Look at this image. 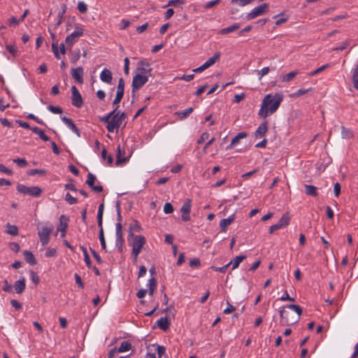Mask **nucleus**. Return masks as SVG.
Instances as JSON below:
<instances>
[{"instance_id": "f257e3e1", "label": "nucleus", "mask_w": 358, "mask_h": 358, "mask_svg": "<svg viewBox=\"0 0 358 358\" xmlns=\"http://www.w3.org/2000/svg\"><path fill=\"white\" fill-rule=\"evenodd\" d=\"M283 100L281 93L266 94L262 101L260 109L258 112L259 117L265 119L268 115L273 114L279 108Z\"/></svg>"}, {"instance_id": "f03ea898", "label": "nucleus", "mask_w": 358, "mask_h": 358, "mask_svg": "<svg viewBox=\"0 0 358 358\" xmlns=\"http://www.w3.org/2000/svg\"><path fill=\"white\" fill-rule=\"evenodd\" d=\"M280 317V324L282 326H289L296 323L302 314L301 308L295 304L287 305L279 311Z\"/></svg>"}, {"instance_id": "7ed1b4c3", "label": "nucleus", "mask_w": 358, "mask_h": 358, "mask_svg": "<svg viewBox=\"0 0 358 358\" xmlns=\"http://www.w3.org/2000/svg\"><path fill=\"white\" fill-rule=\"evenodd\" d=\"M126 118V113L122 112L120 113L117 110L115 112V114L112 115L110 122L106 126V129L109 132H116L120 127H124L127 122H124Z\"/></svg>"}, {"instance_id": "20e7f679", "label": "nucleus", "mask_w": 358, "mask_h": 358, "mask_svg": "<svg viewBox=\"0 0 358 358\" xmlns=\"http://www.w3.org/2000/svg\"><path fill=\"white\" fill-rule=\"evenodd\" d=\"M17 191L22 194L29 195L34 197H38L42 193V189L39 187H27L22 184L17 185Z\"/></svg>"}, {"instance_id": "39448f33", "label": "nucleus", "mask_w": 358, "mask_h": 358, "mask_svg": "<svg viewBox=\"0 0 358 358\" xmlns=\"http://www.w3.org/2000/svg\"><path fill=\"white\" fill-rule=\"evenodd\" d=\"M148 81V76L136 74L134 76L131 83L132 95L135 94L136 90L141 89Z\"/></svg>"}, {"instance_id": "423d86ee", "label": "nucleus", "mask_w": 358, "mask_h": 358, "mask_svg": "<svg viewBox=\"0 0 358 358\" xmlns=\"http://www.w3.org/2000/svg\"><path fill=\"white\" fill-rule=\"evenodd\" d=\"M268 4L264 3L255 8H254L249 13L245 16L247 20H253L259 16L263 15L268 11Z\"/></svg>"}, {"instance_id": "0eeeda50", "label": "nucleus", "mask_w": 358, "mask_h": 358, "mask_svg": "<svg viewBox=\"0 0 358 358\" xmlns=\"http://www.w3.org/2000/svg\"><path fill=\"white\" fill-rule=\"evenodd\" d=\"M84 30L80 26H76L74 31L65 39V43L67 46L71 47L76 42L78 41V38L83 36Z\"/></svg>"}, {"instance_id": "6e6552de", "label": "nucleus", "mask_w": 358, "mask_h": 358, "mask_svg": "<svg viewBox=\"0 0 358 358\" xmlns=\"http://www.w3.org/2000/svg\"><path fill=\"white\" fill-rule=\"evenodd\" d=\"M52 230L53 227L51 224L49 226H43L38 230V234L43 245H46L49 243L50 234L52 233Z\"/></svg>"}, {"instance_id": "1a4fd4ad", "label": "nucleus", "mask_w": 358, "mask_h": 358, "mask_svg": "<svg viewBox=\"0 0 358 358\" xmlns=\"http://www.w3.org/2000/svg\"><path fill=\"white\" fill-rule=\"evenodd\" d=\"M133 238V241L129 245L132 247V252H141L143 245L145 244L146 240L143 236L136 235Z\"/></svg>"}, {"instance_id": "9d476101", "label": "nucleus", "mask_w": 358, "mask_h": 358, "mask_svg": "<svg viewBox=\"0 0 358 358\" xmlns=\"http://www.w3.org/2000/svg\"><path fill=\"white\" fill-rule=\"evenodd\" d=\"M150 64L145 59L138 62L136 70L138 71L137 74L150 76L152 69L150 68Z\"/></svg>"}, {"instance_id": "9b49d317", "label": "nucleus", "mask_w": 358, "mask_h": 358, "mask_svg": "<svg viewBox=\"0 0 358 358\" xmlns=\"http://www.w3.org/2000/svg\"><path fill=\"white\" fill-rule=\"evenodd\" d=\"M124 81L122 78H120L118 81V85L117 87V92L115 95V98L113 101V104L116 106H118L119 103L121 101L122 99L124 96Z\"/></svg>"}, {"instance_id": "f8f14e48", "label": "nucleus", "mask_w": 358, "mask_h": 358, "mask_svg": "<svg viewBox=\"0 0 358 358\" xmlns=\"http://www.w3.org/2000/svg\"><path fill=\"white\" fill-rule=\"evenodd\" d=\"M71 93H72V97H71L72 105L77 108H80L83 104V98H82V96H81L80 93L79 92L78 90L74 85L71 87Z\"/></svg>"}, {"instance_id": "ddd939ff", "label": "nucleus", "mask_w": 358, "mask_h": 358, "mask_svg": "<svg viewBox=\"0 0 358 358\" xmlns=\"http://www.w3.org/2000/svg\"><path fill=\"white\" fill-rule=\"evenodd\" d=\"M192 201L187 199L182 204L180 212L182 213L181 219L184 222L190 220L189 213L191 211Z\"/></svg>"}, {"instance_id": "4468645a", "label": "nucleus", "mask_w": 358, "mask_h": 358, "mask_svg": "<svg viewBox=\"0 0 358 358\" xmlns=\"http://www.w3.org/2000/svg\"><path fill=\"white\" fill-rule=\"evenodd\" d=\"M96 176L93 175L92 173H89L87 174V178L86 180V184L96 193H100L103 191V187L101 185H94V182L96 180Z\"/></svg>"}, {"instance_id": "2eb2a0df", "label": "nucleus", "mask_w": 358, "mask_h": 358, "mask_svg": "<svg viewBox=\"0 0 358 358\" xmlns=\"http://www.w3.org/2000/svg\"><path fill=\"white\" fill-rule=\"evenodd\" d=\"M83 75L84 70L83 68L81 66L71 69V76L74 79L75 82H76L78 84L83 83Z\"/></svg>"}, {"instance_id": "dca6fc26", "label": "nucleus", "mask_w": 358, "mask_h": 358, "mask_svg": "<svg viewBox=\"0 0 358 358\" xmlns=\"http://www.w3.org/2000/svg\"><path fill=\"white\" fill-rule=\"evenodd\" d=\"M62 121L73 131L78 136H80V131L76 125L73 123L71 119L67 117H61Z\"/></svg>"}, {"instance_id": "f3484780", "label": "nucleus", "mask_w": 358, "mask_h": 358, "mask_svg": "<svg viewBox=\"0 0 358 358\" xmlns=\"http://www.w3.org/2000/svg\"><path fill=\"white\" fill-rule=\"evenodd\" d=\"M268 131V123L266 121L262 122L257 129L255 136L256 138H262Z\"/></svg>"}, {"instance_id": "a211bd4d", "label": "nucleus", "mask_w": 358, "mask_h": 358, "mask_svg": "<svg viewBox=\"0 0 358 358\" xmlns=\"http://www.w3.org/2000/svg\"><path fill=\"white\" fill-rule=\"evenodd\" d=\"M100 79L103 83L110 84L113 80L112 72L108 69H104L100 73Z\"/></svg>"}, {"instance_id": "6ab92c4d", "label": "nucleus", "mask_w": 358, "mask_h": 358, "mask_svg": "<svg viewBox=\"0 0 358 358\" xmlns=\"http://www.w3.org/2000/svg\"><path fill=\"white\" fill-rule=\"evenodd\" d=\"M234 215H231L229 217L222 220L220 222V227L221 228V231L226 232L227 227L234 221Z\"/></svg>"}, {"instance_id": "aec40b11", "label": "nucleus", "mask_w": 358, "mask_h": 358, "mask_svg": "<svg viewBox=\"0 0 358 358\" xmlns=\"http://www.w3.org/2000/svg\"><path fill=\"white\" fill-rule=\"evenodd\" d=\"M248 134L246 132L238 133L234 138H232L230 145L227 147V149H231L234 145L239 143L241 139L246 138Z\"/></svg>"}, {"instance_id": "412c9836", "label": "nucleus", "mask_w": 358, "mask_h": 358, "mask_svg": "<svg viewBox=\"0 0 358 358\" xmlns=\"http://www.w3.org/2000/svg\"><path fill=\"white\" fill-rule=\"evenodd\" d=\"M26 287L25 279L23 278L21 280H17L14 284L15 291L17 294L22 293Z\"/></svg>"}, {"instance_id": "4be33fe9", "label": "nucleus", "mask_w": 358, "mask_h": 358, "mask_svg": "<svg viewBox=\"0 0 358 358\" xmlns=\"http://www.w3.org/2000/svg\"><path fill=\"white\" fill-rule=\"evenodd\" d=\"M290 222V216L288 213H286L282 215L280 219L276 223L280 228H283L289 225Z\"/></svg>"}, {"instance_id": "5701e85b", "label": "nucleus", "mask_w": 358, "mask_h": 358, "mask_svg": "<svg viewBox=\"0 0 358 358\" xmlns=\"http://www.w3.org/2000/svg\"><path fill=\"white\" fill-rule=\"evenodd\" d=\"M122 152H124V150H122L120 145H118L117 148V159L115 162L116 166H120L122 163H125L128 161L127 157H122Z\"/></svg>"}, {"instance_id": "b1692460", "label": "nucleus", "mask_w": 358, "mask_h": 358, "mask_svg": "<svg viewBox=\"0 0 358 358\" xmlns=\"http://www.w3.org/2000/svg\"><path fill=\"white\" fill-rule=\"evenodd\" d=\"M245 259H246L245 255L236 256L233 259H231L228 264H229V266L232 265V269L234 270V269L237 268L238 267L239 264H241V262H242Z\"/></svg>"}, {"instance_id": "393cba45", "label": "nucleus", "mask_w": 358, "mask_h": 358, "mask_svg": "<svg viewBox=\"0 0 358 358\" xmlns=\"http://www.w3.org/2000/svg\"><path fill=\"white\" fill-rule=\"evenodd\" d=\"M23 255L26 262L29 263L30 265H36L37 264V261L34 255L31 252L28 250H24L23 252Z\"/></svg>"}, {"instance_id": "a878e982", "label": "nucleus", "mask_w": 358, "mask_h": 358, "mask_svg": "<svg viewBox=\"0 0 358 358\" xmlns=\"http://www.w3.org/2000/svg\"><path fill=\"white\" fill-rule=\"evenodd\" d=\"M305 193L311 196H317L318 195V192L317 191V187L310 185H304Z\"/></svg>"}, {"instance_id": "bb28decb", "label": "nucleus", "mask_w": 358, "mask_h": 358, "mask_svg": "<svg viewBox=\"0 0 358 358\" xmlns=\"http://www.w3.org/2000/svg\"><path fill=\"white\" fill-rule=\"evenodd\" d=\"M194 110L192 107H189L183 110L178 111L176 115H178L180 120H182L187 118Z\"/></svg>"}, {"instance_id": "cd10ccee", "label": "nucleus", "mask_w": 358, "mask_h": 358, "mask_svg": "<svg viewBox=\"0 0 358 358\" xmlns=\"http://www.w3.org/2000/svg\"><path fill=\"white\" fill-rule=\"evenodd\" d=\"M157 324L158 327L163 331H166L169 327V322L166 317H161L157 320Z\"/></svg>"}, {"instance_id": "c85d7f7f", "label": "nucleus", "mask_w": 358, "mask_h": 358, "mask_svg": "<svg viewBox=\"0 0 358 358\" xmlns=\"http://www.w3.org/2000/svg\"><path fill=\"white\" fill-rule=\"evenodd\" d=\"M239 27H240L239 24H238V23L234 24L231 26L222 29L221 30H220L219 34L221 35H225V34H229L231 32H233V31L238 29Z\"/></svg>"}, {"instance_id": "c756f323", "label": "nucleus", "mask_w": 358, "mask_h": 358, "mask_svg": "<svg viewBox=\"0 0 358 358\" xmlns=\"http://www.w3.org/2000/svg\"><path fill=\"white\" fill-rule=\"evenodd\" d=\"M141 229V227L139 223L137 221H134L132 224H131L129 227V237H134L136 235L134 234V232H138Z\"/></svg>"}, {"instance_id": "7c9ffc66", "label": "nucleus", "mask_w": 358, "mask_h": 358, "mask_svg": "<svg viewBox=\"0 0 358 358\" xmlns=\"http://www.w3.org/2000/svg\"><path fill=\"white\" fill-rule=\"evenodd\" d=\"M31 131L37 134L43 141H50V138L40 128L34 127L31 128Z\"/></svg>"}, {"instance_id": "2f4dec72", "label": "nucleus", "mask_w": 358, "mask_h": 358, "mask_svg": "<svg viewBox=\"0 0 358 358\" xmlns=\"http://www.w3.org/2000/svg\"><path fill=\"white\" fill-rule=\"evenodd\" d=\"M220 57V52H216L213 57H210L204 64L209 68L213 66Z\"/></svg>"}, {"instance_id": "473e14b6", "label": "nucleus", "mask_w": 358, "mask_h": 358, "mask_svg": "<svg viewBox=\"0 0 358 358\" xmlns=\"http://www.w3.org/2000/svg\"><path fill=\"white\" fill-rule=\"evenodd\" d=\"M148 287L149 288V295L152 296L155 292V289L157 287V280L155 278H151L148 280Z\"/></svg>"}, {"instance_id": "72a5a7b5", "label": "nucleus", "mask_w": 358, "mask_h": 358, "mask_svg": "<svg viewBox=\"0 0 358 358\" xmlns=\"http://www.w3.org/2000/svg\"><path fill=\"white\" fill-rule=\"evenodd\" d=\"M131 344L128 341H123L121 343L119 348L117 349L118 352H124L131 349Z\"/></svg>"}, {"instance_id": "f704fd0d", "label": "nucleus", "mask_w": 358, "mask_h": 358, "mask_svg": "<svg viewBox=\"0 0 358 358\" xmlns=\"http://www.w3.org/2000/svg\"><path fill=\"white\" fill-rule=\"evenodd\" d=\"M64 217V215H62L61 217H60V224L57 228V230L58 231H60L62 232V237H64L65 236V234H66V229L68 227V224L67 222H63L62 221V219H63Z\"/></svg>"}, {"instance_id": "c9c22d12", "label": "nucleus", "mask_w": 358, "mask_h": 358, "mask_svg": "<svg viewBox=\"0 0 358 358\" xmlns=\"http://www.w3.org/2000/svg\"><path fill=\"white\" fill-rule=\"evenodd\" d=\"M6 233L13 236H16L18 234V229L15 225L8 224L6 225Z\"/></svg>"}, {"instance_id": "e433bc0d", "label": "nucleus", "mask_w": 358, "mask_h": 358, "mask_svg": "<svg viewBox=\"0 0 358 358\" xmlns=\"http://www.w3.org/2000/svg\"><path fill=\"white\" fill-rule=\"evenodd\" d=\"M119 106H117L113 111L109 113L107 115L101 118V121L104 123H107L108 124V122H110L111 117L113 115L115 114V112H117V110H118Z\"/></svg>"}, {"instance_id": "4c0bfd02", "label": "nucleus", "mask_w": 358, "mask_h": 358, "mask_svg": "<svg viewBox=\"0 0 358 358\" xmlns=\"http://www.w3.org/2000/svg\"><path fill=\"white\" fill-rule=\"evenodd\" d=\"M80 248H81V250H82V251L83 252V255H84V261H85L87 266L88 268H90L92 263H91V260H90V256H89V255L87 253V249H86V248H85L83 246H81Z\"/></svg>"}, {"instance_id": "58836bf2", "label": "nucleus", "mask_w": 358, "mask_h": 358, "mask_svg": "<svg viewBox=\"0 0 358 358\" xmlns=\"http://www.w3.org/2000/svg\"><path fill=\"white\" fill-rule=\"evenodd\" d=\"M62 10L58 13L59 20L55 24L56 27L60 26V24H62V22L63 16L65 14V13L66 12V9H67L66 5L63 4L62 6Z\"/></svg>"}, {"instance_id": "ea45409f", "label": "nucleus", "mask_w": 358, "mask_h": 358, "mask_svg": "<svg viewBox=\"0 0 358 358\" xmlns=\"http://www.w3.org/2000/svg\"><path fill=\"white\" fill-rule=\"evenodd\" d=\"M298 74L297 71H292L282 77L283 82H289Z\"/></svg>"}, {"instance_id": "a19ab883", "label": "nucleus", "mask_w": 358, "mask_h": 358, "mask_svg": "<svg viewBox=\"0 0 358 358\" xmlns=\"http://www.w3.org/2000/svg\"><path fill=\"white\" fill-rule=\"evenodd\" d=\"M153 345L157 347L156 350L159 358H162V356L165 355L166 347L157 344H154Z\"/></svg>"}, {"instance_id": "79ce46f5", "label": "nucleus", "mask_w": 358, "mask_h": 358, "mask_svg": "<svg viewBox=\"0 0 358 358\" xmlns=\"http://www.w3.org/2000/svg\"><path fill=\"white\" fill-rule=\"evenodd\" d=\"M99 241L101 242V245L102 249L104 250H106V241H105V238H104L103 229H99Z\"/></svg>"}, {"instance_id": "37998d69", "label": "nucleus", "mask_w": 358, "mask_h": 358, "mask_svg": "<svg viewBox=\"0 0 358 358\" xmlns=\"http://www.w3.org/2000/svg\"><path fill=\"white\" fill-rule=\"evenodd\" d=\"M101 158L106 159L108 165H111L113 162V157L111 155L107 156V151L106 149H103L101 152Z\"/></svg>"}, {"instance_id": "c03bdc74", "label": "nucleus", "mask_w": 358, "mask_h": 358, "mask_svg": "<svg viewBox=\"0 0 358 358\" xmlns=\"http://www.w3.org/2000/svg\"><path fill=\"white\" fill-rule=\"evenodd\" d=\"M329 66V64H324L319 68H317V69H315V71H310L308 75L310 76H314L317 74H318L319 73L323 71L324 70H325L327 68H328Z\"/></svg>"}, {"instance_id": "a18cd8bd", "label": "nucleus", "mask_w": 358, "mask_h": 358, "mask_svg": "<svg viewBox=\"0 0 358 358\" xmlns=\"http://www.w3.org/2000/svg\"><path fill=\"white\" fill-rule=\"evenodd\" d=\"M77 8L81 13H85L87 11V6L84 1H79Z\"/></svg>"}, {"instance_id": "49530a36", "label": "nucleus", "mask_w": 358, "mask_h": 358, "mask_svg": "<svg viewBox=\"0 0 358 358\" xmlns=\"http://www.w3.org/2000/svg\"><path fill=\"white\" fill-rule=\"evenodd\" d=\"M124 243L123 236L116 237L115 245L120 252H122V245Z\"/></svg>"}, {"instance_id": "de8ad7c7", "label": "nucleus", "mask_w": 358, "mask_h": 358, "mask_svg": "<svg viewBox=\"0 0 358 358\" xmlns=\"http://www.w3.org/2000/svg\"><path fill=\"white\" fill-rule=\"evenodd\" d=\"M48 109L49 111L54 114H61L62 113V109L59 106H48Z\"/></svg>"}, {"instance_id": "09e8293b", "label": "nucleus", "mask_w": 358, "mask_h": 358, "mask_svg": "<svg viewBox=\"0 0 358 358\" xmlns=\"http://www.w3.org/2000/svg\"><path fill=\"white\" fill-rule=\"evenodd\" d=\"M65 200L71 205L76 204L78 203L76 198L72 196L69 193H67L65 196Z\"/></svg>"}, {"instance_id": "8fccbe9b", "label": "nucleus", "mask_w": 358, "mask_h": 358, "mask_svg": "<svg viewBox=\"0 0 358 358\" xmlns=\"http://www.w3.org/2000/svg\"><path fill=\"white\" fill-rule=\"evenodd\" d=\"M310 90V89H300L299 90H297L296 92H295L294 94H292L291 95V96L292 97H299V96H301L303 94H305L306 93H307L308 92H309Z\"/></svg>"}, {"instance_id": "3c124183", "label": "nucleus", "mask_w": 358, "mask_h": 358, "mask_svg": "<svg viewBox=\"0 0 358 358\" xmlns=\"http://www.w3.org/2000/svg\"><path fill=\"white\" fill-rule=\"evenodd\" d=\"M164 212L166 214H170L173 212V207L171 203H166L164 206Z\"/></svg>"}, {"instance_id": "603ef678", "label": "nucleus", "mask_w": 358, "mask_h": 358, "mask_svg": "<svg viewBox=\"0 0 358 358\" xmlns=\"http://www.w3.org/2000/svg\"><path fill=\"white\" fill-rule=\"evenodd\" d=\"M57 255V250L55 248H48L45 252L46 257H55Z\"/></svg>"}, {"instance_id": "864d4df0", "label": "nucleus", "mask_w": 358, "mask_h": 358, "mask_svg": "<svg viewBox=\"0 0 358 358\" xmlns=\"http://www.w3.org/2000/svg\"><path fill=\"white\" fill-rule=\"evenodd\" d=\"M13 162L17 164L21 167H25L27 165V162L24 158H17L13 160Z\"/></svg>"}, {"instance_id": "5fc2aeb1", "label": "nucleus", "mask_w": 358, "mask_h": 358, "mask_svg": "<svg viewBox=\"0 0 358 358\" xmlns=\"http://www.w3.org/2000/svg\"><path fill=\"white\" fill-rule=\"evenodd\" d=\"M253 0H231V3H237L240 6H245L250 3Z\"/></svg>"}, {"instance_id": "6e6d98bb", "label": "nucleus", "mask_w": 358, "mask_h": 358, "mask_svg": "<svg viewBox=\"0 0 358 358\" xmlns=\"http://www.w3.org/2000/svg\"><path fill=\"white\" fill-rule=\"evenodd\" d=\"M352 80L353 83V87L355 89L358 90V73L352 72Z\"/></svg>"}, {"instance_id": "4d7b16f0", "label": "nucleus", "mask_w": 358, "mask_h": 358, "mask_svg": "<svg viewBox=\"0 0 358 358\" xmlns=\"http://www.w3.org/2000/svg\"><path fill=\"white\" fill-rule=\"evenodd\" d=\"M115 208L117 211V222L121 223L122 221V215L120 212V202L117 201L115 204Z\"/></svg>"}, {"instance_id": "13d9d810", "label": "nucleus", "mask_w": 358, "mask_h": 358, "mask_svg": "<svg viewBox=\"0 0 358 358\" xmlns=\"http://www.w3.org/2000/svg\"><path fill=\"white\" fill-rule=\"evenodd\" d=\"M20 23L19 19H17L15 17L13 16L8 20V24L10 26L16 27Z\"/></svg>"}, {"instance_id": "bf43d9fd", "label": "nucleus", "mask_w": 358, "mask_h": 358, "mask_svg": "<svg viewBox=\"0 0 358 358\" xmlns=\"http://www.w3.org/2000/svg\"><path fill=\"white\" fill-rule=\"evenodd\" d=\"M268 71H269L268 67H264L260 71H257V75L259 76V80H261L264 76L266 75L268 73Z\"/></svg>"}, {"instance_id": "052dcab7", "label": "nucleus", "mask_w": 358, "mask_h": 358, "mask_svg": "<svg viewBox=\"0 0 358 358\" xmlns=\"http://www.w3.org/2000/svg\"><path fill=\"white\" fill-rule=\"evenodd\" d=\"M221 0H213V1H208V3H206L204 6V8L206 9H209L216 5H217L220 2Z\"/></svg>"}, {"instance_id": "680f3d73", "label": "nucleus", "mask_w": 358, "mask_h": 358, "mask_svg": "<svg viewBox=\"0 0 358 358\" xmlns=\"http://www.w3.org/2000/svg\"><path fill=\"white\" fill-rule=\"evenodd\" d=\"M115 230H116V232H115L116 237H120H120L123 236L121 223L117 222L116 224Z\"/></svg>"}, {"instance_id": "e2e57ef3", "label": "nucleus", "mask_w": 358, "mask_h": 358, "mask_svg": "<svg viewBox=\"0 0 358 358\" xmlns=\"http://www.w3.org/2000/svg\"><path fill=\"white\" fill-rule=\"evenodd\" d=\"M27 118L31 119V120H34L36 122H37L38 124H39L41 125H44L45 124V123L43 122V120H41V119L38 118L36 116H35L32 113L29 114L27 115Z\"/></svg>"}, {"instance_id": "0e129e2a", "label": "nucleus", "mask_w": 358, "mask_h": 358, "mask_svg": "<svg viewBox=\"0 0 358 358\" xmlns=\"http://www.w3.org/2000/svg\"><path fill=\"white\" fill-rule=\"evenodd\" d=\"M229 266V264H227L224 266L222 267H217V266H212L211 268L215 271H220L221 273L226 272L227 268Z\"/></svg>"}, {"instance_id": "69168bd1", "label": "nucleus", "mask_w": 358, "mask_h": 358, "mask_svg": "<svg viewBox=\"0 0 358 358\" xmlns=\"http://www.w3.org/2000/svg\"><path fill=\"white\" fill-rule=\"evenodd\" d=\"M209 137V134L208 132H203L200 138L198 139L197 141V143L198 144H201L203 143L206 139H208Z\"/></svg>"}, {"instance_id": "338daca9", "label": "nucleus", "mask_w": 358, "mask_h": 358, "mask_svg": "<svg viewBox=\"0 0 358 358\" xmlns=\"http://www.w3.org/2000/svg\"><path fill=\"white\" fill-rule=\"evenodd\" d=\"M236 310V308L230 304L229 302H227V307L224 310L223 313L224 314H229L232 312H234Z\"/></svg>"}, {"instance_id": "774afa93", "label": "nucleus", "mask_w": 358, "mask_h": 358, "mask_svg": "<svg viewBox=\"0 0 358 358\" xmlns=\"http://www.w3.org/2000/svg\"><path fill=\"white\" fill-rule=\"evenodd\" d=\"M280 300L282 301H295V299L294 298L289 296V295L288 294L287 291L285 292V294L282 295L280 298Z\"/></svg>"}]
</instances>
